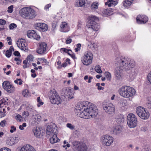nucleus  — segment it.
<instances>
[{
  "mask_svg": "<svg viewBox=\"0 0 151 151\" xmlns=\"http://www.w3.org/2000/svg\"><path fill=\"white\" fill-rule=\"evenodd\" d=\"M28 111H24L23 113H22V115L23 116H25V117H27L29 115V113L28 112Z\"/></svg>",
  "mask_w": 151,
  "mask_h": 151,
  "instance_id": "nucleus-54",
  "label": "nucleus"
},
{
  "mask_svg": "<svg viewBox=\"0 0 151 151\" xmlns=\"http://www.w3.org/2000/svg\"><path fill=\"white\" fill-rule=\"evenodd\" d=\"M118 92L122 97L128 98L133 97L136 93V91L132 87L124 86L119 89Z\"/></svg>",
  "mask_w": 151,
  "mask_h": 151,
  "instance_id": "nucleus-3",
  "label": "nucleus"
},
{
  "mask_svg": "<svg viewBox=\"0 0 151 151\" xmlns=\"http://www.w3.org/2000/svg\"><path fill=\"white\" fill-rule=\"evenodd\" d=\"M111 130L114 134L118 135L121 133L122 128L120 126L118 125L114 126L112 128Z\"/></svg>",
  "mask_w": 151,
  "mask_h": 151,
  "instance_id": "nucleus-24",
  "label": "nucleus"
},
{
  "mask_svg": "<svg viewBox=\"0 0 151 151\" xmlns=\"http://www.w3.org/2000/svg\"><path fill=\"white\" fill-rule=\"evenodd\" d=\"M67 65V63L66 62H65V63H63L62 64L61 66L65 68V67H66Z\"/></svg>",
  "mask_w": 151,
  "mask_h": 151,
  "instance_id": "nucleus-64",
  "label": "nucleus"
},
{
  "mask_svg": "<svg viewBox=\"0 0 151 151\" xmlns=\"http://www.w3.org/2000/svg\"><path fill=\"white\" fill-rule=\"evenodd\" d=\"M146 105L147 107L151 109V98H148Z\"/></svg>",
  "mask_w": 151,
  "mask_h": 151,
  "instance_id": "nucleus-42",
  "label": "nucleus"
},
{
  "mask_svg": "<svg viewBox=\"0 0 151 151\" xmlns=\"http://www.w3.org/2000/svg\"><path fill=\"white\" fill-rule=\"evenodd\" d=\"M117 122L119 124H122L124 122V119L122 116H120L116 119Z\"/></svg>",
  "mask_w": 151,
  "mask_h": 151,
  "instance_id": "nucleus-36",
  "label": "nucleus"
},
{
  "mask_svg": "<svg viewBox=\"0 0 151 151\" xmlns=\"http://www.w3.org/2000/svg\"><path fill=\"white\" fill-rule=\"evenodd\" d=\"M87 0H77L75 3V5L77 7H85Z\"/></svg>",
  "mask_w": 151,
  "mask_h": 151,
  "instance_id": "nucleus-25",
  "label": "nucleus"
},
{
  "mask_svg": "<svg viewBox=\"0 0 151 151\" xmlns=\"http://www.w3.org/2000/svg\"><path fill=\"white\" fill-rule=\"evenodd\" d=\"M136 112L138 116L143 119H147L150 116L149 112L141 106H139L136 109Z\"/></svg>",
  "mask_w": 151,
  "mask_h": 151,
  "instance_id": "nucleus-11",
  "label": "nucleus"
},
{
  "mask_svg": "<svg viewBox=\"0 0 151 151\" xmlns=\"http://www.w3.org/2000/svg\"><path fill=\"white\" fill-rule=\"evenodd\" d=\"M14 55L15 56H20V53L18 51H15L14 52Z\"/></svg>",
  "mask_w": 151,
  "mask_h": 151,
  "instance_id": "nucleus-62",
  "label": "nucleus"
},
{
  "mask_svg": "<svg viewBox=\"0 0 151 151\" xmlns=\"http://www.w3.org/2000/svg\"><path fill=\"white\" fill-rule=\"evenodd\" d=\"M50 139V141L51 143L54 144L58 142V139L57 137L56 134H54L52 136Z\"/></svg>",
  "mask_w": 151,
  "mask_h": 151,
  "instance_id": "nucleus-33",
  "label": "nucleus"
},
{
  "mask_svg": "<svg viewBox=\"0 0 151 151\" xmlns=\"http://www.w3.org/2000/svg\"><path fill=\"white\" fill-rule=\"evenodd\" d=\"M66 127L69 128L71 130H73L74 129L75 126L72 124L70 123H68L66 124Z\"/></svg>",
  "mask_w": 151,
  "mask_h": 151,
  "instance_id": "nucleus-40",
  "label": "nucleus"
},
{
  "mask_svg": "<svg viewBox=\"0 0 151 151\" xmlns=\"http://www.w3.org/2000/svg\"><path fill=\"white\" fill-rule=\"evenodd\" d=\"M2 86L3 88L9 93H12L15 91L14 86L7 81H4Z\"/></svg>",
  "mask_w": 151,
  "mask_h": 151,
  "instance_id": "nucleus-13",
  "label": "nucleus"
},
{
  "mask_svg": "<svg viewBox=\"0 0 151 151\" xmlns=\"http://www.w3.org/2000/svg\"><path fill=\"white\" fill-rule=\"evenodd\" d=\"M147 78L148 81L151 84V71L148 74Z\"/></svg>",
  "mask_w": 151,
  "mask_h": 151,
  "instance_id": "nucleus-50",
  "label": "nucleus"
},
{
  "mask_svg": "<svg viewBox=\"0 0 151 151\" xmlns=\"http://www.w3.org/2000/svg\"><path fill=\"white\" fill-rule=\"evenodd\" d=\"M33 58H34L32 55H29L27 56V60H29V61H31L33 60Z\"/></svg>",
  "mask_w": 151,
  "mask_h": 151,
  "instance_id": "nucleus-55",
  "label": "nucleus"
},
{
  "mask_svg": "<svg viewBox=\"0 0 151 151\" xmlns=\"http://www.w3.org/2000/svg\"><path fill=\"white\" fill-rule=\"evenodd\" d=\"M6 115L4 112H3L2 111H1L0 112V117L2 118L5 116Z\"/></svg>",
  "mask_w": 151,
  "mask_h": 151,
  "instance_id": "nucleus-61",
  "label": "nucleus"
},
{
  "mask_svg": "<svg viewBox=\"0 0 151 151\" xmlns=\"http://www.w3.org/2000/svg\"><path fill=\"white\" fill-rule=\"evenodd\" d=\"M23 81L21 80V79H17L16 80L14 81V82L19 85H21L22 84V82Z\"/></svg>",
  "mask_w": 151,
  "mask_h": 151,
  "instance_id": "nucleus-43",
  "label": "nucleus"
},
{
  "mask_svg": "<svg viewBox=\"0 0 151 151\" xmlns=\"http://www.w3.org/2000/svg\"><path fill=\"white\" fill-rule=\"evenodd\" d=\"M6 124V122L5 120H4L1 122L0 123V125L2 127H4Z\"/></svg>",
  "mask_w": 151,
  "mask_h": 151,
  "instance_id": "nucleus-51",
  "label": "nucleus"
},
{
  "mask_svg": "<svg viewBox=\"0 0 151 151\" xmlns=\"http://www.w3.org/2000/svg\"><path fill=\"white\" fill-rule=\"evenodd\" d=\"M37 106L38 107L44 104L43 102L42 101V100L40 99V97H38L37 98Z\"/></svg>",
  "mask_w": 151,
  "mask_h": 151,
  "instance_id": "nucleus-39",
  "label": "nucleus"
},
{
  "mask_svg": "<svg viewBox=\"0 0 151 151\" xmlns=\"http://www.w3.org/2000/svg\"><path fill=\"white\" fill-rule=\"evenodd\" d=\"M92 48L94 49H96L97 47L98 46L96 43H93L91 45Z\"/></svg>",
  "mask_w": 151,
  "mask_h": 151,
  "instance_id": "nucleus-57",
  "label": "nucleus"
},
{
  "mask_svg": "<svg viewBox=\"0 0 151 151\" xmlns=\"http://www.w3.org/2000/svg\"><path fill=\"white\" fill-rule=\"evenodd\" d=\"M15 119L18 122H21L23 121L22 116L18 114H15Z\"/></svg>",
  "mask_w": 151,
  "mask_h": 151,
  "instance_id": "nucleus-38",
  "label": "nucleus"
},
{
  "mask_svg": "<svg viewBox=\"0 0 151 151\" xmlns=\"http://www.w3.org/2000/svg\"><path fill=\"white\" fill-rule=\"evenodd\" d=\"M49 97L50 101L52 104L58 105L62 102L61 99L55 91H51Z\"/></svg>",
  "mask_w": 151,
  "mask_h": 151,
  "instance_id": "nucleus-6",
  "label": "nucleus"
},
{
  "mask_svg": "<svg viewBox=\"0 0 151 151\" xmlns=\"http://www.w3.org/2000/svg\"><path fill=\"white\" fill-rule=\"evenodd\" d=\"M22 93L23 96L25 97H29L31 96V93L29 92L28 90L27 89L23 90Z\"/></svg>",
  "mask_w": 151,
  "mask_h": 151,
  "instance_id": "nucleus-35",
  "label": "nucleus"
},
{
  "mask_svg": "<svg viewBox=\"0 0 151 151\" xmlns=\"http://www.w3.org/2000/svg\"><path fill=\"white\" fill-rule=\"evenodd\" d=\"M118 1L116 0H108L106 2L105 4L109 7L115 6L118 4Z\"/></svg>",
  "mask_w": 151,
  "mask_h": 151,
  "instance_id": "nucleus-27",
  "label": "nucleus"
},
{
  "mask_svg": "<svg viewBox=\"0 0 151 151\" xmlns=\"http://www.w3.org/2000/svg\"><path fill=\"white\" fill-rule=\"evenodd\" d=\"M75 111L78 116L86 119L95 117L98 113L96 106L87 101L78 103L76 106Z\"/></svg>",
  "mask_w": 151,
  "mask_h": 151,
  "instance_id": "nucleus-2",
  "label": "nucleus"
},
{
  "mask_svg": "<svg viewBox=\"0 0 151 151\" xmlns=\"http://www.w3.org/2000/svg\"><path fill=\"white\" fill-rule=\"evenodd\" d=\"M118 104L120 107H125L128 105L127 101L126 99L122 98L119 99L118 102Z\"/></svg>",
  "mask_w": 151,
  "mask_h": 151,
  "instance_id": "nucleus-29",
  "label": "nucleus"
},
{
  "mask_svg": "<svg viewBox=\"0 0 151 151\" xmlns=\"http://www.w3.org/2000/svg\"><path fill=\"white\" fill-rule=\"evenodd\" d=\"M27 126L26 123H24L22 125H20L19 126V128L21 130H23L24 129V127H26Z\"/></svg>",
  "mask_w": 151,
  "mask_h": 151,
  "instance_id": "nucleus-48",
  "label": "nucleus"
},
{
  "mask_svg": "<svg viewBox=\"0 0 151 151\" xmlns=\"http://www.w3.org/2000/svg\"><path fill=\"white\" fill-rule=\"evenodd\" d=\"M82 22L80 21H78V23L77 28L78 29H79L82 27Z\"/></svg>",
  "mask_w": 151,
  "mask_h": 151,
  "instance_id": "nucleus-56",
  "label": "nucleus"
},
{
  "mask_svg": "<svg viewBox=\"0 0 151 151\" xmlns=\"http://www.w3.org/2000/svg\"><path fill=\"white\" fill-rule=\"evenodd\" d=\"M17 151H36L35 149L29 145H23L17 149Z\"/></svg>",
  "mask_w": 151,
  "mask_h": 151,
  "instance_id": "nucleus-17",
  "label": "nucleus"
},
{
  "mask_svg": "<svg viewBox=\"0 0 151 151\" xmlns=\"http://www.w3.org/2000/svg\"><path fill=\"white\" fill-rule=\"evenodd\" d=\"M105 75L108 81H111V75L110 72L108 71L106 72L105 73Z\"/></svg>",
  "mask_w": 151,
  "mask_h": 151,
  "instance_id": "nucleus-37",
  "label": "nucleus"
},
{
  "mask_svg": "<svg viewBox=\"0 0 151 151\" xmlns=\"http://www.w3.org/2000/svg\"><path fill=\"white\" fill-rule=\"evenodd\" d=\"M17 27L16 24L12 23L10 24L9 26V28L10 29H12Z\"/></svg>",
  "mask_w": 151,
  "mask_h": 151,
  "instance_id": "nucleus-47",
  "label": "nucleus"
},
{
  "mask_svg": "<svg viewBox=\"0 0 151 151\" xmlns=\"http://www.w3.org/2000/svg\"><path fill=\"white\" fill-rule=\"evenodd\" d=\"M95 69L96 72L98 73H102L100 66L99 65L96 66L95 68Z\"/></svg>",
  "mask_w": 151,
  "mask_h": 151,
  "instance_id": "nucleus-41",
  "label": "nucleus"
},
{
  "mask_svg": "<svg viewBox=\"0 0 151 151\" xmlns=\"http://www.w3.org/2000/svg\"><path fill=\"white\" fill-rule=\"evenodd\" d=\"M127 123L130 128H133L137 125V116L133 114L130 113L127 117Z\"/></svg>",
  "mask_w": 151,
  "mask_h": 151,
  "instance_id": "nucleus-7",
  "label": "nucleus"
},
{
  "mask_svg": "<svg viewBox=\"0 0 151 151\" xmlns=\"http://www.w3.org/2000/svg\"><path fill=\"white\" fill-rule=\"evenodd\" d=\"M21 16L24 19H30L35 18L37 15L36 12L30 7H25L20 10Z\"/></svg>",
  "mask_w": 151,
  "mask_h": 151,
  "instance_id": "nucleus-4",
  "label": "nucleus"
},
{
  "mask_svg": "<svg viewBox=\"0 0 151 151\" xmlns=\"http://www.w3.org/2000/svg\"><path fill=\"white\" fill-rule=\"evenodd\" d=\"M11 129L10 130L11 133H12L16 130V128L14 126H12L11 127Z\"/></svg>",
  "mask_w": 151,
  "mask_h": 151,
  "instance_id": "nucleus-53",
  "label": "nucleus"
},
{
  "mask_svg": "<svg viewBox=\"0 0 151 151\" xmlns=\"http://www.w3.org/2000/svg\"><path fill=\"white\" fill-rule=\"evenodd\" d=\"M69 50L65 48H62L60 49L61 52H65L67 53L68 51Z\"/></svg>",
  "mask_w": 151,
  "mask_h": 151,
  "instance_id": "nucleus-59",
  "label": "nucleus"
},
{
  "mask_svg": "<svg viewBox=\"0 0 151 151\" xmlns=\"http://www.w3.org/2000/svg\"><path fill=\"white\" fill-rule=\"evenodd\" d=\"M35 27L36 29L43 32L47 31L48 29V26L46 24L41 23H35Z\"/></svg>",
  "mask_w": 151,
  "mask_h": 151,
  "instance_id": "nucleus-15",
  "label": "nucleus"
},
{
  "mask_svg": "<svg viewBox=\"0 0 151 151\" xmlns=\"http://www.w3.org/2000/svg\"><path fill=\"white\" fill-rule=\"evenodd\" d=\"M113 142V137L108 134L102 135L100 138V142L104 146H109L112 144Z\"/></svg>",
  "mask_w": 151,
  "mask_h": 151,
  "instance_id": "nucleus-8",
  "label": "nucleus"
},
{
  "mask_svg": "<svg viewBox=\"0 0 151 151\" xmlns=\"http://www.w3.org/2000/svg\"><path fill=\"white\" fill-rule=\"evenodd\" d=\"M64 94L68 98L72 99L73 98L74 91L73 89H71L69 88H66Z\"/></svg>",
  "mask_w": 151,
  "mask_h": 151,
  "instance_id": "nucleus-22",
  "label": "nucleus"
},
{
  "mask_svg": "<svg viewBox=\"0 0 151 151\" xmlns=\"http://www.w3.org/2000/svg\"><path fill=\"white\" fill-rule=\"evenodd\" d=\"M0 151H11V150L10 149L5 147L0 149Z\"/></svg>",
  "mask_w": 151,
  "mask_h": 151,
  "instance_id": "nucleus-52",
  "label": "nucleus"
},
{
  "mask_svg": "<svg viewBox=\"0 0 151 151\" xmlns=\"http://www.w3.org/2000/svg\"><path fill=\"white\" fill-rule=\"evenodd\" d=\"M43 129L39 127H37L33 130L34 135L36 137H40L43 134Z\"/></svg>",
  "mask_w": 151,
  "mask_h": 151,
  "instance_id": "nucleus-20",
  "label": "nucleus"
},
{
  "mask_svg": "<svg viewBox=\"0 0 151 151\" xmlns=\"http://www.w3.org/2000/svg\"><path fill=\"white\" fill-rule=\"evenodd\" d=\"M99 3L97 1L93 2L91 5V9L93 11H95L98 8Z\"/></svg>",
  "mask_w": 151,
  "mask_h": 151,
  "instance_id": "nucleus-32",
  "label": "nucleus"
},
{
  "mask_svg": "<svg viewBox=\"0 0 151 151\" xmlns=\"http://www.w3.org/2000/svg\"><path fill=\"white\" fill-rule=\"evenodd\" d=\"M26 109L30 113H35L36 111L35 107L32 105L29 104L26 107Z\"/></svg>",
  "mask_w": 151,
  "mask_h": 151,
  "instance_id": "nucleus-30",
  "label": "nucleus"
},
{
  "mask_svg": "<svg viewBox=\"0 0 151 151\" xmlns=\"http://www.w3.org/2000/svg\"><path fill=\"white\" fill-rule=\"evenodd\" d=\"M51 6V4H47L44 7V9L47 10L49 9V8Z\"/></svg>",
  "mask_w": 151,
  "mask_h": 151,
  "instance_id": "nucleus-58",
  "label": "nucleus"
},
{
  "mask_svg": "<svg viewBox=\"0 0 151 151\" xmlns=\"http://www.w3.org/2000/svg\"><path fill=\"white\" fill-rule=\"evenodd\" d=\"M13 5H11L8 7L7 12L9 13H11L13 11Z\"/></svg>",
  "mask_w": 151,
  "mask_h": 151,
  "instance_id": "nucleus-49",
  "label": "nucleus"
},
{
  "mask_svg": "<svg viewBox=\"0 0 151 151\" xmlns=\"http://www.w3.org/2000/svg\"><path fill=\"white\" fill-rule=\"evenodd\" d=\"M93 55L90 51L86 52L82 58L81 61L85 65L88 66L91 65L92 62Z\"/></svg>",
  "mask_w": 151,
  "mask_h": 151,
  "instance_id": "nucleus-10",
  "label": "nucleus"
},
{
  "mask_svg": "<svg viewBox=\"0 0 151 151\" xmlns=\"http://www.w3.org/2000/svg\"><path fill=\"white\" fill-rule=\"evenodd\" d=\"M101 12L103 15L104 16L110 15L112 14V10L110 8L104 9L102 10Z\"/></svg>",
  "mask_w": 151,
  "mask_h": 151,
  "instance_id": "nucleus-28",
  "label": "nucleus"
},
{
  "mask_svg": "<svg viewBox=\"0 0 151 151\" xmlns=\"http://www.w3.org/2000/svg\"><path fill=\"white\" fill-rule=\"evenodd\" d=\"M60 31L62 32H66L69 30L70 27L67 23L65 22L61 23L60 25Z\"/></svg>",
  "mask_w": 151,
  "mask_h": 151,
  "instance_id": "nucleus-21",
  "label": "nucleus"
},
{
  "mask_svg": "<svg viewBox=\"0 0 151 151\" xmlns=\"http://www.w3.org/2000/svg\"><path fill=\"white\" fill-rule=\"evenodd\" d=\"M116 68L114 75L116 78L119 80L122 78V70H129V76L131 80H132L137 75L138 71L134 68L135 63L134 61L130 58L124 57H118L115 60Z\"/></svg>",
  "mask_w": 151,
  "mask_h": 151,
  "instance_id": "nucleus-1",
  "label": "nucleus"
},
{
  "mask_svg": "<svg viewBox=\"0 0 151 151\" xmlns=\"http://www.w3.org/2000/svg\"><path fill=\"white\" fill-rule=\"evenodd\" d=\"M103 109L106 113L110 114H113L115 111V107L111 103L104 105Z\"/></svg>",
  "mask_w": 151,
  "mask_h": 151,
  "instance_id": "nucleus-14",
  "label": "nucleus"
},
{
  "mask_svg": "<svg viewBox=\"0 0 151 151\" xmlns=\"http://www.w3.org/2000/svg\"><path fill=\"white\" fill-rule=\"evenodd\" d=\"M12 54V51L7 50L6 52L5 55L6 57L9 58L11 55Z\"/></svg>",
  "mask_w": 151,
  "mask_h": 151,
  "instance_id": "nucleus-44",
  "label": "nucleus"
},
{
  "mask_svg": "<svg viewBox=\"0 0 151 151\" xmlns=\"http://www.w3.org/2000/svg\"><path fill=\"white\" fill-rule=\"evenodd\" d=\"M41 116L40 115L36 114L33 116L32 120L34 123L36 125L39 123L41 121Z\"/></svg>",
  "mask_w": 151,
  "mask_h": 151,
  "instance_id": "nucleus-26",
  "label": "nucleus"
},
{
  "mask_svg": "<svg viewBox=\"0 0 151 151\" xmlns=\"http://www.w3.org/2000/svg\"><path fill=\"white\" fill-rule=\"evenodd\" d=\"M17 46L21 50H26V47L27 44L24 39H19L17 42Z\"/></svg>",
  "mask_w": 151,
  "mask_h": 151,
  "instance_id": "nucleus-16",
  "label": "nucleus"
},
{
  "mask_svg": "<svg viewBox=\"0 0 151 151\" xmlns=\"http://www.w3.org/2000/svg\"><path fill=\"white\" fill-rule=\"evenodd\" d=\"M55 128H53L52 126H47L46 128V134L50 137L54 134H56V132H55Z\"/></svg>",
  "mask_w": 151,
  "mask_h": 151,
  "instance_id": "nucleus-23",
  "label": "nucleus"
},
{
  "mask_svg": "<svg viewBox=\"0 0 151 151\" xmlns=\"http://www.w3.org/2000/svg\"><path fill=\"white\" fill-rule=\"evenodd\" d=\"M27 36L30 38H33L38 40L40 39V37L37 35L35 31L34 30H29L27 32Z\"/></svg>",
  "mask_w": 151,
  "mask_h": 151,
  "instance_id": "nucleus-19",
  "label": "nucleus"
},
{
  "mask_svg": "<svg viewBox=\"0 0 151 151\" xmlns=\"http://www.w3.org/2000/svg\"><path fill=\"white\" fill-rule=\"evenodd\" d=\"M88 19L86 25L87 27L92 29L95 31L98 30L100 28V26L96 22L99 20V18L95 16L90 15Z\"/></svg>",
  "mask_w": 151,
  "mask_h": 151,
  "instance_id": "nucleus-5",
  "label": "nucleus"
},
{
  "mask_svg": "<svg viewBox=\"0 0 151 151\" xmlns=\"http://www.w3.org/2000/svg\"><path fill=\"white\" fill-rule=\"evenodd\" d=\"M6 23V21L4 19H0V25H4Z\"/></svg>",
  "mask_w": 151,
  "mask_h": 151,
  "instance_id": "nucleus-60",
  "label": "nucleus"
},
{
  "mask_svg": "<svg viewBox=\"0 0 151 151\" xmlns=\"http://www.w3.org/2000/svg\"><path fill=\"white\" fill-rule=\"evenodd\" d=\"M16 138L14 137H11L7 140L6 142L7 144L10 146L14 145L16 142L15 140Z\"/></svg>",
  "mask_w": 151,
  "mask_h": 151,
  "instance_id": "nucleus-31",
  "label": "nucleus"
},
{
  "mask_svg": "<svg viewBox=\"0 0 151 151\" xmlns=\"http://www.w3.org/2000/svg\"><path fill=\"white\" fill-rule=\"evenodd\" d=\"M133 0H124L123 2V5L125 7H127L131 5Z\"/></svg>",
  "mask_w": 151,
  "mask_h": 151,
  "instance_id": "nucleus-34",
  "label": "nucleus"
},
{
  "mask_svg": "<svg viewBox=\"0 0 151 151\" xmlns=\"http://www.w3.org/2000/svg\"><path fill=\"white\" fill-rule=\"evenodd\" d=\"M72 143L75 151H88V147L85 143L76 141H73Z\"/></svg>",
  "mask_w": 151,
  "mask_h": 151,
  "instance_id": "nucleus-9",
  "label": "nucleus"
},
{
  "mask_svg": "<svg viewBox=\"0 0 151 151\" xmlns=\"http://www.w3.org/2000/svg\"><path fill=\"white\" fill-rule=\"evenodd\" d=\"M39 46L36 50L37 53L38 54L43 55L46 53L47 50V45L44 42H40Z\"/></svg>",
  "mask_w": 151,
  "mask_h": 151,
  "instance_id": "nucleus-12",
  "label": "nucleus"
},
{
  "mask_svg": "<svg viewBox=\"0 0 151 151\" xmlns=\"http://www.w3.org/2000/svg\"><path fill=\"white\" fill-rule=\"evenodd\" d=\"M137 22L139 24L146 23L148 21V17L144 15H139L136 18Z\"/></svg>",
  "mask_w": 151,
  "mask_h": 151,
  "instance_id": "nucleus-18",
  "label": "nucleus"
},
{
  "mask_svg": "<svg viewBox=\"0 0 151 151\" xmlns=\"http://www.w3.org/2000/svg\"><path fill=\"white\" fill-rule=\"evenodd\" d=\"M147 129V128L145 127H142L141 128V130L143 131H145Z\"/></svg>",
  "mask_w": 151,
  "mask_h": 151,
  "instance_id": "nucleus-63",
  "label": "nucleus"
},
{
  "mask_svg": "<svg viewBox=\"0 0 151 151\" xmlns=\"http://www.w3.org/2000/svg\"><path fill=\"white\" fill-rule=\"evenodd\" d=\"M72 40L71 37H68L66 39L65 43L66 44H69L72 42Z\"/></svg>",
  "mask_w": 151,
  "mask_h": 151,
  "instance_id": "nucleus-45",
  "label": "nucleus"
},
{
  "mask_svg": "<svg viewBox=\"0 0 151 151\" xmlns=\"http://www.w3.org/2000/svg\"><path fill=\"white\" fill-rule=\"evenodd\" d=\"M38 60L39 61H42V63H44L45 64H47V60L44 58H38Z\"/></svg>",
  "mask_w": 151,
  "mask_h": 151,
  "instance_id": "nucleus-46",
  "label": "nucleus"
}]
</instances>
